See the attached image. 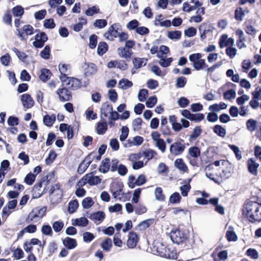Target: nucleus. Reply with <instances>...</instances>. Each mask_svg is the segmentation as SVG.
Instances as JSON below:
<instances>
[{"label":"nucleus","mask_w":261,"mask_h":261,"mask_svg":"<svg viewBox=\"0 0 261 261\" xmlns=\"http://www.w3.org/2000/svg\"><path fill=\"white\" fill-rule=\"evenodd\" d=\"M189 238L188 231L177 228L170 233V238L173 243L178 245L185 244Z\"/></svg>","instance_id":"f257e3e1"},{"label":"nucleus","mask_w":261,"mask_h":261,"mask_svg":"<svg viewBox=\"0 0 261 261\" xmlns=\"http://www.w3.org/2000/svg\"><path fill=\"white\" fill-rule=\"evenodd\" d=\"M36 34L34 36L35 41L33 42V45L36 48H41L48 40V37L45 32L41 31L39 29H36Z\"/></svg>","instance_id":"f03ea898"},{"label":"nucleus","mask_w":261,"mask_h":261,"mask_svg":"<svg viewBox=\"0 0 261 261\" xmlns=\"http://www.w3.org/2000/svg\"><path fill=\"white\" fill-rule=\"evenodd\" d=\"M35 29L31 24H28L23 25L22 30L20 29H16V35L19 38L21 41L27 40L28 36L33 35L36 33Z\"/></svg>","instance_id":"7ed1b4c3"},{"label":"nucleus","mask_w":261,"mask_h":261,"mask_svg":"<svg viewBox=\"0 0 261 261\" xmlns=\"http://www.w3.org/2000/svg\"><path fill=\"white\" fill-rule=\"evenodd\" d=\"M46 206H44L41 207L38 206L33 208L26 218V222L29 223L33 221L34 219L38 217L42 218L46 215Z\"/></svg>","instance_id":"20e7f679"},{"label":"nucleus","mask_w":261,"mask_h":261,"mask_svg":"<svg viewBox=\"0 0 261 261\" xmlns=\"http://www.w3.org/2000/svg\"><path fill=\"white\" fill-rule=\"evenodd\" d=\"M257 202L249 201L247 203H244L242 208V215L247 218L254 212L255 210H258Z\"/></svg>","instance_id":"39448f33"},{"label":"nucleus","mask_w":261,"mask_h":261,"mask_svg":"<svg viewBox=\"0 0 261 261\" xmlns=\"http://www.w3.org/2000/svg\"><path fill=\"white\" fill-rule=\"evenodd\" d=\"M123 184L121 181L112 182L110 186V192L113 197L116 198L120 195H123Z\"/></svg>","instance_id":"423d86ee"},{"label":"nucleus","mask_w":261,"mask_h":261,"mask_svg":"<svg viewBox=\"0 0 261 261\" xmlns=\"http://www.w3.org/2000/svg\"><path fill=\"white\" fill-rule=\"evenodd\" d=\"M215 28L212 23L207 22L202 23L198 27V31L200 33V38L201 40H203L206 37V34L212 33Z\"/></svg>","instance_id":"0eeeda50"},{"label":"nucleus","mask_w":261,"mask_h":261,"mask_svg":"<svg viewBox=\"0 0 261 261\" xmlns=\"http://www.w3.org/2000/svg\"><path fill=\"white\" fill-rule=\"evenodd\" d=\"M69 90L68 87H63L59 88L56 91V94L59 96V98L61 101L65 102L71 100L72 93Z\"/></svg>","instance_id":"6e6552de"},{"label":"nucleus","mask_w":261,"mask_h":261,"mask_svg":"<svg viewBox=\"0 0 261 261\" xmlns=\"http://www.w3.org/2000/svg\"><path fill=\"white\" fill-rule=\"evenodd\" d=\"M222 165L225 167L224 169L222 170V173L220 174L221 177L224 179H228L231 176L233 172V165L228 161L223 160Z\"/></svg>","instance_id":"1a4fd4ad"},{"label":"nucleus","mask_w":261,"mask_h":261,"mask_svg":"<svg viewBox=\"0 0 261 261\" xmlns=\"http://www.w3.org/2000/svg\"><path fill=\"white\" fill-rule=\"evenodd\" d=\"M17 205V200H9L6 205L3 207L2 212V217L3 219H7L11 213V210H14Z\"/></svg>","instance_id":"9d476101"},{"label":"nucleus","mask_w":261,"mask_h":261,"mask_svg":"<svg viewBox=\"0 0 261 261\" xmlns=\"http://www.w3.org/2000/svg\"><path fill=\"white\" fill-rule=\"evenodd\" d=\"M139 235L136 232L129 231L128 235V239L126 242V245L128 248L130 249L135 248L139 241Z\"/></svg>","instance_id":"9b49d317"},{"label":"nucleus","mask_w":261,"mask_h":261,"mask_svg":"<svg viewBox=\"0 0 261 261\" xmlns=\"http://www.w3.org/2000/svg\"><path fill=\"white\" fill-rule=\"evenodd\" d=\"M82 68L84 70V75L86 77L95 74L97 70L96 65L91 62H85Z\"/></svg>","instance_id":"f8f14e48"},{"label":"nucleus","mask_w":261,"mask_h":261,"mask_svg":"<svg viewBox=\"0 0 261 261\" xmlns=\"http://www.w3.org/2000/svg\"><path fill=\"white\" fill-rule=\"evenodd\" d=\"M185 146L179 142H175L171 144L169 150L171 153L174 155L181 154L185 150Z\"/></svg>","instance_id":"ddd939ff"},{"label":"nucleus","mask_w":261,"mask_h":261,"mask_svg":"<svg viewBox=\"0 0 261 261\" xmlns=\"http://www.w3.org/2000/svg\"><path fill=\"white\" fill-rule=\"evenodd\" d=\"M96 171H93L85 174L87 176V184L91 186L99 184L101 182V179L98 176L94 175Z\"/></svg>","instance_id":"4468645a"},{"label":"nucleus","mask_w":261,"mask_h":261,"mask_svg":"<svg viewBox=\"0 0 261 261\" xmlns=\"http://www.w3.org/2000/svg\"><path fill=\"white\" fill-rule=\"evenodd\" d=\"M20 100L23 107L27 109L32 108L35 104V102L29 93H24L20 96Z\"/></svg>","instance_id":"2eb2a0df"},{"label":"nucleus","mask_w":261,"mask_h":261,"mask_svg":"<svg viewBox=\"0 0 261 261\" xmlns=\"http://www.w3.org/2000/svg\"><path fill=\"white\" fill-rule=\"evenodd\" d=\"M247 169L248 172L253 175H257L258 173L257 169L259 166V164L255 161L253 158H249L247 163Z\"/></svg>","instance_id":"dca6fc26"},{"label":"nucleus","mask_w":261,"mask_h":261,"mask_svg":"<svg viewBox=\"0 0 261 261\" xmlns=\"http://www.w3.org/2000/svg\"><path fill=\"white\" fill-rule=\"evenodd\" d=\"M88 218L94 221L102 222L106 218V215L103 211H98L93 213L87 212L85 215Z\"/></svg>","instance_id":"f3484780"},{"label":"nucleus","mask_w":261,"mask_h":261,"mask_svg":"<svg viewBox=\"0 0 261 261\" xmlns=\"http://www.w3.org/2000/svg\"><path fill=\"white\" fill-rule=\"evenodd\" d=\"M100 120L97 122L95 126V130L98 135H103L108 129V126L106 124V119L100 118Z\"/></svg>","instance_id":"a211bd4d"},{"label":"nucleus","mask_w":261,"mask_h":261,"mask_svg":"<svg viewBox=\"0 0 261 261\" xmlns=\"http://www.w3.org/2000/svg\"><path fill=\"white\" fill-rule=\"evenodd\" d=\"M113 109V106L109 101L103 103L100 110V118H106L108 117V114L110 113Z\"/></svg>","instance_id":"6ab92c4d"},{"label":"nucleus","mask_w":261,"mask_h":261,"mask_svg":"<svg viewBox=\"0 0 261 261\" xmlns=\"http://www.w3.org/2000/svg\"><path fill=\"white\" fill-rule=\"evenodd\" d=\"M248 221L251 223L261 222V202L258 203V210H255L248 217Z\"/></svg>","instance_id":"aec40b11"},{"label":"nucleus","mask_w":261,"mask_h":261,"mask_svg":"<svg viewBox=\"0 0 261 261\" xmlns=\"http://www.w3.org/2000/svg\"><path fill=\"white\" fill-rule=\"evenodd\" d=\"M62 243L64 246L69 250L73 249L77 246L76 240L69 237H66L62 239Z\"/></svg>","instance_id":"412c9836"},{"label":"nucleus","mask_w":261,"mask_h":261,"mask_svg":"<svg viewBox=\"0 0 261 261\" xmlns=\"http://www.w3.org/2000/svg\"><path fill=\"white\" fill-rule=\"evenodd\" d=\"M82 82L80 79L72 77L66 83V85L68 86L70 90H75L82 87Z\"/></svg>","instance_id":"4be33fe9"},{"label":"nucleus","mask_w":261,"mask_h":261,"mask_svg":"<svg viewBox=\"0 0 261 261\" xmlns=\"http://www.w3.org/2000/svg\"><path fill=\"white\" fill-rule=\"evenodd\" d=\"M111 161L109 158H106L101 162L98 168V171L102 173H107L110 170Z\"/></svg>","instance_id":"5701e85b"},{"label":"nucleus","mask_w":261,"mask_h":261,"mask_svg":"<svg viewBox=\"0 0 261 261\" xmlns=\"http://www.w3.org/2000/svg\"><path fill=\"white\" fill-rule=\"evenodd\" d=\"M117 50L119 57L125 59L127 61H129L133 54L132 50H129L124 47H120Z\"/></svg>","instance_id":"b1692460"},{"label":"nucleus","mask_w":261,"mask_h":261,"mask_svg":"<svg viewBox=\"0 0 261 261\" xmlns=\"http://www.w3.org/2000/svg\"><path fill=\"white\" fill-rule=\"evenodd\" d=\"M148 60L145 58L135 57L133 58L132 63L134 68L138 69L145 66L147 64Z\"/></svg>","instance_id":"393cba45"},{"label":"nucleus","mask_w":261,"mask_h":261,"mask_svg":"<svg viewBox=\"0 0 261 261\" xmlns=\"http://www.w3.org/2000/svg\"><path fill=\"white\" fill-rule=\"evenodd\" d=\"M56 120V116L55 114L49 115L46 114L43 117V123L47 127L53 126Z\"/></svg>","instance_id":"a878e982"},{"label":"nucleus","mask_w":261,"mask_h":261,"mask_svg":"<svg viewBox=\"0 0 261 261\" xmlns=\"http://www.w3.org/2000/svg\"><path fill=\"white\" fill-rule=\"evenodd\" d=\"M89 221L85 217H82L72 220V224L76 226L86 227L89 224Z\"/></svg>","instance_id":"bb28decb"},{"label":"nucleus","mask_w":261,"mask_h":261,"mask_svg":"<svg viewBox=\"0 0 261 261\" xmlns=\"http://www.w3.org/2000/svg\"><path fill=\"white\" fill-rule=\"evenodd\" d=\"M40 72L39 78L43 83H46L48 81L52 75L51 71L47 68H42L40 70Z\"/></svg>","instance_id":"cd10ccee"},{"label":"nucleus","mask_w":261,"mask_h":261,"mask_svg":"<svg viewBox=\"0 0 261 261\" xmlns=\"http://www.w3.org/2000/svg\"><path fill=\"white\" fill-rule=\"evenodd\" d=\"M247 129L251 133L257 130L258 128V122L257 120L249 118L246 122Z\"/></svg>","instance_id":"c85d7f7f"},{"label":"nucleus","mask_w":261,"mask_h":261,"mask_svg":"<svg viewBox=\"0 0 261 261\" xmlns=\"http://www.w3.org/2000/svg\"><path fill=\"white\" fill-rule=\"evenodd\" d=\"M114 24H112L108 31L103 34L104 37L110 41H113L114 38H116V35L118 34L115 33L116 30H115V28L114 27Z\"/></svg>","instance_id":"c756f323"},{"label":"nucleus","mask_w":261,"mask_h":261,"mask_svg":"<svg viewBox=\"0 0 261 261\" xmlns=\"http://www.w3.org/2000/svg\"><path fill=\"white\" fill-rule=\"evenodd\" d=\"M109 49V45L105 41H100L98 44L97 54L99 56H102Z\"/></svg>","instance_id":"7c9ffc66"},{"label":"nucleus","mask_w":261,"mask_h":261,"mask_svg":"<svg viewBox=\"0 0 261 261\" xmlns=\"http://www.w3.org/2000/svg\"><path fill=\"white\" fill-rule=\"evenodd\" d=\"M79 207V203L76 199L71 200L68 204L67 212L69 214H72L77 211Z\"/></svg>","instance_id":"2f4dec72"},{"label":"nucleus","mask_w":261,"mask_h":261,"mask_svg":"<svg viewBox=\"0 0 261 261\" xmlns=\"http://www.w3.org/2000/svg\"><path fill=\"white\" fill-rule=\"evenodd\" d=\"M226 238L228 242H235L238 240V236L232 226H229L226 233Z\"/></svg>","instance_id":"473e14b6"},{"label":"nucleus","mask_w":261,"mask_h":261,"mask_svg":"<svg viewBox=\"0 0 261 261\" xmlns=\"http://www.w3.org/2000/svg\"><path fill=\"white\" fill-rule=\"evenodd\" d=\"M213 130L218 136L222 138L225 137L226 134V130L222 125L216 124L213 127Z\"/></svg>","instance_id":"72a5a7b5"},{"label":"nucleus","mask_w":261,"mask_h":261,"mask_svg":"<svg viewBox=\"0 0 261 261\" xmlns=\"http://www.w3.org/2000/svg\"><path fill=\"white\" fill-rule=\"evenodd\" d=\"M174 166L179 170L184 172H186L188 170L187 165L181 158L177 159L174 161Z\"/></svg>","instance_id":"f704fd0d"},{"label":"nucleus","mask_w":261,"mask_h":261,"mask_svg":"<svg viewBox=\"0 0 261 261\" xmlns=\"http://www.w3.org/2000/svg\"><path fill=\"white\" fill-rule=\"evenodd\" d=\"M133 82L127 79L122 78L119 80L118 82L119 88L123 90H125L129 88H131L133 87Z\"/></svg>","instance_id":"c9c22d12"},{"label":"nucleus","mask_w":261,"mask_h":261,"mask_svg":"<svg viewBox=\"0 0 261 261\" xmlns=\"http://www.w3.org/2000/svg\"><path fill=\"white\" fill-rule=\"evenodd\" d=\"M12 13L14 17L21 18L24 14V10L22 6L18 5L12 8Z\"/></svg>","instance_id":"e433bc0d"},{"label":"nucleus","mask_w":261,"mask_h":261,"mask_svg":"<svg viewBox=\"0 0 261 261\" xmlns=\"http://www.w3.org/2000/svg\"><path fill=\"white\" fill-rule=\"evenodd\" d=\"M153 247V251H155L158 255L163 257L166 256V251L167 248L162 243L159 244L158 246L154 245Z\"/></svg>","instance_id":"4c0bfd02"},{"label":"nucleus","mask_w":261,"mask_h":261,"mask_svg":"<svg viewBox=\"0 0 261 261\" xmlns=\"http://www.w3.org/2000/svg\"><path fill=\"white\" fill-rule=\"evenodd\" d=\"M142 154L143 156L147 159V161H150L153 159L155 155L158 154L156 151L152 149H145L142 150Z\"/></svg>","instance_id":"58836bf2"},{"label":"nucleus","mask_w":261,"mask_h":261,"mask_svg":"<svg viewBox=\"0 0 261 261\" xmlns=\"http://www.w3.org/2000/svg\"><path fill=\"white\" fill-rule=\"evenodd\" d=\"M100 246L103 250L106 252L110 251L113 246L111 238H106L100 243Z\"/></svg>","instance_id":"ea45409f"},{"label":"nucleus","mask_w":261,"mask_h":261,"mask_svg":"<svg viewBox=\"0 0 261 261\" xmlns=\"http://www.w3.org/2000/svg\"><path fill=\"white\" fill-rule=\"evenodd\" d=\"M181 199L182 197L179 193L177 192H175L170 196L168 205H169V203L177 204L180 202Z\"/></svg>","instance_id":"a19ab883"},{"label":"nucleus","mask_w":261,"mask_h":261,"mask_svg":"<svg viewBox=\"0 0 261 261\" xmlns=\"http://www.w3.org/2000/svg\"><path fill=\"white\" fill-rule=\"evenodd\" d=\"M181 34V32L179 30L170 31L168 32L167 36L171 40H178L180 39Z\"/></svg>","instance_id":"79ce46f5"},{"label":"nucleus","mask_w":261,"mask_h":261,"mask_svg":"<svg viewBox=\"0 0 261 261\" xmlns=\"http://www.w3.org/2000/svg\"><path fill=\"white\" fill-rule=\"evenodd\" d=\"M154 222L153 219H148L141 221L137 225L140 231H143L148 228Z\"/></svg>","instance_id":"37998d69"},{"label":"nucleus","mask_w":261,"mask_h":261,"mask_svg":"<svg viewBox=\"0 0 261 261\" xmlns=\"http://www.w3.org/2000/svg\"><path fill=\"white\" fill-rule=\"evenodd\" d=\"M58 156V154L56 152L55 150H50L47 158L45 160V164L47 165H51L56 159Z\"/></svg>","instance_id":"c03bdc74"},{"label":"nucleus","mask_w":261,"mask_h":261,"mask_svg":"<svg viewBox=\"0 0 261 261\" xmlns=\"http://www.w3.org/2000/svg\"><path fill=\"white\" fill-rule=\"evenodd\" d=\"M50 46L49 45H46L40 53V57L44 60H48L50 57Z\"/></svg>","instance_id":"a18cd8bd"},{"label":"nucleus","mask_w":261,"mask_h":261,"mask_svg":"<svg viewBox=\"0 0 261 261\" xmlns=\"http://www.w3.org/2000/svg\"><path fill=\"white\" fill-rule=\"evenodd\" d=\"M202 133V130L201 126H196L190 135L189 141H191V140H196L201 135Z\"/></svg>","instance_id":"49530a36"},{"label":"nucleus","mask_w":261,"mask_h":261,"mask_svg":"<svg viewBox=\"0 0 261 261\" xmlns=\"http://www.w3.org/2000/svg\"><path fill=\"white\" fill-rule=\"evenodd\" d=\"M100 9L97 5H94L88 8L85 11V14L88 16H92L94 14L100 13Z\"/></svg>","instance_id":"de8ad7c7"},{"label":"nucleus","mask_w":261,"mask_h":261,"mask_svg":"<svg viewBox=\"0 0 261 261\" xmlns=\"http://www.w3.org/2000/svg\"><path fill=\"white\" fill-rule=\"evenodd\" d=\"M189 155L193 158H197L200 155V149L196 145L189 148L188 150Z\"/></svg>","instance_id":"09e8293b"},{"label":"nucleus","mask_w":261,"mask_h":261,"mask_svg":"<svg viewBox=\"0 0 261 261\" xmlns=\"http://www.w3.org/2000/svg\"><path fill=\"white\" fill-rule=\"evenodd\" d=\"M208 65L206 63L205 61L203 59H201L198 62H197L195 64H193V67L194 69L197 71L203 70L204 68L207 67Z\"/></svg>","instance_id":"8fccbe9b"},{"label":"nucleus","mask_w":261,"mask_h":261,"mask_svg":"<svg viewBox=\"0 0 261 261\" xmlns=\"http://www.w3.org/2000/svg\"><path fill=\"white\" fill-rule=\"evenodd\" d=\"M228 147L235 154L236 159L238 161L241 160L242 158V152L240 150L239 147L234 144H229Z\"/></svg>","instance_id":"3c124183"},{"label":"nucleus","mask_w":261,"mask_h":261,"mask_svg":"<svg viewBox=\"0 0 261 261\" xmlns=\"http://www.w3.org/2000/svg\"><path fill=\"white\" fill-rule=\"evenodd\" d=\"M245 15V11L242 7H238L234 10V18L238 21H242Z\"/></svg>","instance_id":"603ef678"},{"label":"nucleus","mask_w":261,"mask_h":261,"mask_svg":"<svg viewBox=\"0 0 261 261\" xmlns=\"http://www.w3.org/2000/svg\"><path fill=\"white\" fill-rule=\"evenodd\" d=\"M94 203V202L91 197H87L82 200V205L84 209H89L93 205Z\"/></svg>","instance_id":"864d4df0"},{"label":"nucleus","mask_w":261,"mask_h":261,"mask_svg":"<svg viewBox=\"0 0 261 261\" xmlns=\"http://www.w3.org/2000/svg\"><path fill=\"white\" fill-rule=\"evenodd\" d=\"M11 251L13 252V257L16 260H19L24 257V252L22 249L18 247L16 249H12Z\"/></svg>","instance_id":"5fc2aeb1"},{"label":"nucleus","mask_w":261,"mask_h":261,"mask_svg":"<svg viewBox=\"0 0 261 261\" xmlns=\"http://www.w3.org/2000/svg\"><path fill=\"white\" fill-rule=\"evenodd\" d=\"M236 96V92L234 89L231 88L227 90L223 94L224 98L226 100H230L234 99Z\"/></svg>","instance_id":"6e6d98bb"},{"label":"nucleus","mask_w":261,"mask_h":261,"mask_svg":"<svg viewBox=\"0 0 261 261\" xmlns=\"http://www.w3.org/2000/svg\"><path fill=\"white\" fill-rule=\"evenodd\" d=\"M36 175L30 172L28 173L24 178V182L29 186H31L35 181Z\"/></svg>","instance_id":"4d7b16f0"},{"label":"nucleus","mask_w":261,"mask_h":261,"mask_svg":"<svg viewBox=\"0 0 261 261\" xmlns=\"http://www.w3.org/2000/svg\"><path fill=\"white\" fill-rule=\"evenodd\" d=\"M148 96V90L146 89H141L138 94V100L141 102L145 101Z\"/></svg>","instance_id":"13d9d810"},{"label":"nucleus","mask_w":261,"mask_h":261,"mask_svg":"<svg viewBox=\"0 0 261 261\" xmlns=\"http://www.w3.org/2000/svg\"><path fill=\"white\" fill-rule=\"evenodd\" d=\"M41 231L42 233L45 236H52L53 234L52 228L49 224H43Z\"/></svg>","instance_id":"bf43d9fd"},{"label":"nucleus","mask_w":261,"mask_h":261,"mask_svg":"<svg viewBox=\"0 0 261 261\" xmlns=\"http://www.w3.org/2000/svg\"><path fill=\"white\" fill-rule=\"evenodd\" d=\"M145 102L146 106L148 108H152L156 104L158 101L157 97L155 95H152L148 97L146 99Z\"/></svg>","instance_id":"052dcab7"},{"label":"nucleus","mask_w":261,"mask_h":261,"mask_svg":"<svg viewBox=\"0 0 261 261\" xmlns=\"http://www.w3.org/2000/svg\"><path fill=\"white\" fill-rule=\"evenodd\" d=\"M108 24V21L105 19H96L94 23L93 26L95 28L101 29L105 28Z\"/></svg>","instance_id":"680f3d73"},{"label":"nucleus","mask_w":261,"mask_h":261,"mask_svg":"<svg viewBox=\"0 0 261 261\" xmlns=\"http://www.w3.org/2000/svg\"><path fill=\"white\" fill-rule=\"evenodd\" d=\"M19 123V118L15 115L10 116L7 119V124L10 126H17Z\"/></svg>","instance_id":"e2e57ef3"},{"label":"nucleus","mask_w":261,"mask_h":261,"mask_svg":"<svg viewBox=\"0 0 261 261\" xmlns=\"http://www.w3.org/2000/svg\"><path fill=\"white\" fill-rule=\"evenodd\" d=\"M12 50L15 53L17 57L20 61L23 62H25V60L28 57V55H27L24 52L19 50L16 47L13 48Z\"/></svg>","instance_id":"0e129e2a"},{"label":"nucleus","mask_w":261,"mask_h":261,"mask_svg":"<svg viewBox=\"0 0 261 261\" xmlns=\"http://www.w3.org/2000/svg\"><path fill=\"white\" fill-rule=\"evenodd\" d=\"M3 21L5 24L12 25V16L9 10L5 11L3 17Z\"/></svg>","instance_id":"69168bd1"},{"label":"nucleus","mask_w":261,"mask_h":261,"mask_svg":"<svg viewBox=\"0 0 261 261\" xmlns=\"http://www.w3.org/2000/svg\"><path fill=\"white\" fill-rule=\"evenodd\" d=\"M98 36L93 34L89 37V43L88 46L90 49H94L97 44Z\"/></svg>","instance_id":"338daca9"},{"label":"nucleus","mask_w":261,"mask_h":261,"mask_svg":"<svg viewBox=\"0 0 261 261\" xmlns=\"http://www.w3.org/2000/svg\"><path fill=\"white\" fill-rule=\"evenodd\" d=\"M140 24V22L137 19H133L129 21L126 24V28L129 30L132 31L135 30V32L136 30L138 29L139 25Z\"/></svg>","instance_id":"774afa93"}]
</instances>
